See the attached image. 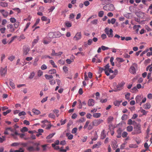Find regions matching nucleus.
I'll use <instances>...</instances> for the list:
<instances>
[{
	"instance_id": "13",
	"label": "nucleus",
	"mask_w": 152,
	"mask_h": 152,
	"mask_svg": "<svg viewBox=\"0 0 152 152\" xmlns=\"http://www.w3.org/2000/svg\"><path fill=\"white\" fill-rule=\"evenodd\" d=\"M129 72L132 74H134L136 73L135 69L134 66H132L129 69Z\"/></svg>"
},
{
	"instance_id": "53",
	"label": "nucleus",
	"mask_w": 152,
	"mask_h": 152,
	"mask_svg": "<svg viewBox=\"0 0 152 152\" xmlns=\"http://www.w3.org/2000/svg\"><path fill=\"white\" fill-rule=\"evenodd\" d=\"M29 142L33 144L36 147L39 146L40 145V144L39 142Z\"/></svg>"
},
{
	"instance_id": "59",
	"label": "nucleus",
	"mask_w": 152,
	"mask_h": 152,
	"mask_svg": "<svg viewBox=\"0 0 152 152\" xmlns=\"http://www.w3.org/2000/svg\"><path fill=\"white\" fill-rule=\"evenodd\" d=\"M26 114V113L24 111H22L19 113L18 114L19 116H21L22 115H24Z\"/></svg>"
},
{
	"instance_id": "10",
	"label": "nucleus",
	"mask_w": 152,
	"mask_h": 152,
	"mask_svg": "<svg viewBox=\"0 0 152 152\" xmlns=\"http://www.w3.org/2000/svg\"><path fill=\"white\" fill-rule=\"evenodd\" d=\"M7 66L4 68H1V76H4L7 73Z\"/></svg>"
},
{
	"instance_id": "17",
	"label": "nucleus",
	"mask_w": 152,
	"mask_h": 152,
	"mask_svg": "<svg viewBox=\"0 0 152 152\" xmlns=\"http://www.w3.org/2000/svg\"><path fill=\"white\" fill-rule=\"evenodd\" d=\"M32 111L33 113H34L35 115H38L40 113V112L38 110L35 109H33L32 110Z\"/></svg>"
},
{
	"instance_id": "30",
	"label": "nucleus",
	"mask_w": 152,
	"mask_h": 152,
	"mask_svg": "<svg viewBox=\"0 0 152 152\" xmlns=\"http://www.w3.org/2000/svg\"><path fill=\"white\" fill-rule=\"evenodd\" d=\"M59 141L58 140H56L55 141V143H53L52 144V147H55L56 145H58L59 144Z\"/></svg>"
},
{
	"instance_id": "2",
	"label": "nucleus",
	"mask_w": 152,
	"mask_h": 152,
	"mask_svg": "<svg viewBox=\"0 0 152 152\" xmlns=\"http://www.w3.org/2000/svg\"><path fill=\"white\" fill-rule=\"evenodd\" d=\"M134 131L132 132V135L137 134L141 133V125L138 124H136L134 127Z\"/></svg>"
},
{
	"instance_id": "54",
	"label": "nucleus",
	"mask_w": 152,
	"mask_h": 152,
	"mask_svg": "<svg viewBox=\"0 0 152 152\" xmlns=\"http://www.w3.org/2000/svg\"><path fill=\"white\" fill-rule=\"evenodd\" d=\"M15 134H18V135H19L21 138H23L24 136H25V134H19L18 133V132H16Z\"/></svg>"
},
{
	"instance_id": "40",
	"label": "nucleus",
	"mask_w": 152,
	"mask_h": 152,
	"mask_svg": "<svg viewBox=\"0 0 152 152\" xmlns=\"http://www.w3.org/2000/svg\"><path fill=\"white\" fill-rule=\"evenodd\" d=\"M127 115L126 114H124L121 117L123 120H125L127 119Z\"/></svg>"
},
{
	"instance_id": "8",
	"label": "nucleus",
	"mask_w": 152,
	"mask_h": 152,
	"mask_svg": "<svg viewBox=\"0 0 152 152\" xmlns=\"http://www.w3.org/2000/svg\"><path fill=\"white\" fill-rule=\"evenodd\" d=\"M0 13H1L4 18H7L9 15V12L7 11L4 10H0Z\"/></svg>"
},
{
	"instance_id": "55",
	"label": "nucleus",
	"mask_w": 152,
	"mask_h": 152,
	"mask_svg": "<svg viewBox=\"0 0 152 152\" xmlns=\"http://www.w3.org/2000/svg\"><path fill=\"white\" fill-rule=\"evenodd\" d=\"M48 117L50 118H55V116L53 114L50 113L48 115Z\"/></svg>"
},
{
	"instance_id": "28",
	"label": "nucleus",
	"mask_w": 152,
	"mask_h": 152,
	"mask_svg": "<svg viewBox=\"0 0 152 152\" xmlns=\"http://www.w3.org/2000/svg\"><path fill=\"white\" fill-rule=\"evenodd\" d=\"M50 63L51 64V65L53 66V67L55 68H57V65H55V63L54 61L52 60H50L49 61Z\"/></svg>"
},
{
	"instance_id": "33",
	"label": "nucleus",
	"mask_w": 152,
	"mask_h": 152,
	"mask_svg": "<svg viewBox=\"0 0 152 152\" xmlns=\"http://www.w3.org/2000/svg\"><path fill=\"white\" fill-rule=\"evenodd\" d=\"M16 132H15V133H11L10 135L12 136L15 139H17L18 138L17 137V135H18V134H15Z\"/></svg>"
},
{
	"instance_id": "9",
	"label": "nucleus",
	"mask_w": 152,
	"mask_h": 152,
	"mask_svg": "<svg viewBox=\"0 0 152 152\" xmlns=\"http://www.w3.org/2000/svg\"><path fill=\"white\" fill-rule=\"evenodd\" d=\"M81 38V35L80 32H79L77 33L75 36L74 37V39L75 40H77L80 39Z\"/></svg>"
},
{
	"instance_id": "1",
	"label": "nucleus",
	"mask_w": 152,
	"mask_h": 152,
	"mask_svg": "<svg viewBox=\"0 0 152 152\" xmlns=\"http://www.w3.org/2000/svg\"><path fill=\"white\" fill-rule=\"evenodd\" d=\"M125 84V82L123 81L118 83V85H117L116 83H114V89L113 91L115 92H117L123 89Z\"/></svg>"
},
{
	"instance_id": "26",
	"label": "nucleus",
	"mask_w": 152,
	"mask_h": 152,
	"mask_svg": "<svg viewBox=\"0 0 152 152\" xmlns=\"http://www.w3.org/2000/svg\"><path fill=\"white\" fill-rule=\"evenodd\" d=\"M27 150L29 151H34L35 149L34 147L32 146H30L28 147L27 148Z\"/></svg>"
},
{
	"instance_id": "18",
	"label": "nucleus",
	"mask_w": 152,
	"mask_h": 152,
	"mask_svg": "<svg viewBox=\"0 0 152 152\" xmlns=\"http://www.w3.org/2000/svg\"><path fill=\"white\" fill-rule=\"evenodd\" d=\"M115 19L114 18H113L111 20L110 19H108V23L109 24L111 23L112 24H113L115 23Z\"/></svg>"
},
{
	"instance_id": "3",
	"label": "nucleus",
	"mask_w": 152,
	"mask_h": 152,
	"mask_svg": "<svg viewBox=\"0 0 152 152\" xmlns=\"http://www.w3.org/2000/svg\"><path fill=\"white\" fill-rule=\"evenodd\" d=\"M110 66L109 64H107L104 67V71L105 74L109 76L110 75L109 73H113V71L112 70L111 68H109Z\"/></svg>"
},
{
	"instance_id": "19",
	"label": "nucleus",
	"mask_w": 152,
	"mask_h": 152,
	"mask_svg": "<svg viewBox=\"0 0 152 152\" xmlns=\"http://www.w3.org/2000/svg\"><path fill=\"white\" fill-rule=\"evenodd\" d=\"M101 113H95L93 114V116L96 118H98L100 117Z\"/></svg>"
},
{
	"instance_id": "24",
	"label": "nucleus",
	"mask_w": 152,
	"mask_h": 152,
	"mask_svg": "<svg viewBox=\"0 0 152 152\" xmlns=\"http://www.w3.org/2000/svg\"><path fill=\"white\" fill-rule=\"evenodd\" d=\"M126 129L128 132H131L132 131L133 128L132 126L129 125L127 127Z\"/></svg>"
},
{
	"instance_id": "32",
	"label": "nucleus",
	"mask_w": 152,
	"mask_h": 152,
	"mask_svg": "<svg viewBox=\"0 0 152 152\" xmlns=\"http://www.w3.org/2000/svg\"><path fill=\"white\" fill-rule=\"evenodd\" d=\"M55 134V133L51 134L47 136L46 137L47 139H49L51 138Z\"/></svg>"
},
{
	"instance_id": "37",
	"label": "nucleus",
	"mask_w": 152,
	"mask_h": 152,
	"mask_svg": "<svg viewBox=\"0 0 152 152\" xmlns=\"http://www.w3.org/2000/svg\"><path fill=\"white\" fill-rule=\"evenodd\" d=\"M9 129L10 132H13L12 133H15V132H17L16 129H13L10 127H9Z\"/></svg>"
},
{
	"instance_id": "35",
	"label": "nucleus",
	"mask_w": 152,
	"mask_h": 152,
	"mask_svg": "<svg viewBox=\"0 0 152 152\" xmlns=\"http://www.w3.org/2000/svg\"><path fill=\"white\" fill-rule=\"evenodd\" d=\"M49 82L50 84L52 85H54L56 83L55 80L53 79L49 80Z\"/></svg>"
},
{
	"instance_id": "48",
	"label": "nucleus",
	"mask_w": 152,
	"mask_h": 152,
	"mask_svg": "<svg viewBox=\"0 0 152 152\" xmlns=\"http://www.w3.org/2000/svg\"><path fill=\"white\" fill-rule=\"evenodd\" d=\"M10 86L12 87L13 89H14L15 88L14 83L11 80H10Z\"/></svg>"
},
{
	"instance_id": "11",
	"label": "nucleus",
	"mask_w": 152,
	"mask_h": 152,
	"mask_svg": "<svg viewBox=\"0 0 152 152\" xmlns=\"http://www.w3.org/2000/svg\"><path fill=\"white\" fill-rule=\"evenodd\" d=\"M95 101L92 99H89L88 101V105L89 106H93L94 105Z\"/></svg>"
},
{
	"instance_id": "51",
	"label": "nucleus",
	"mask_w": 152,
	"mask_h": 152,
	"mask_svg": "<svg viewBox=\"0 0 152 152\" xmlns=\"http://www.w3.org/2000/svg\"><path fill=\"white\" fill-rule=\"evenodd\" d=\"M77 130V129L76 127H75L73 128L72 130V134H75V133Z\"/></svg>"
},
{
	"instance_id": "14",
	"label": "nucleus",
	"mask_w": 152,
	"mask_h": 152,
	"mask_svg": "<svg viewBox=\"0 0 152 152\" xmlns=\"http://www.w3.org/2000/svg\"><path fill=\"white\" fill-rule=\"evenodd\" d=\"M7 27L10 29V31L11 32H13L15 31V28H13V25L12 24H10L7 26Z\"/></svg>"
},
{
	"instance_id": "23",
	"label": "nucleus",
	"mask_w": 152,
	"mask_h": 152,
	"mask_svg": "<svg viewBox=\"0 0 152 152\" xmlns=\"http://www.w3.org/2000/svg\"><path fill=\"white\" fill-rule=\"evenodd\" d=\"M45 78L48 80H50V79H52L53 78V76L51 75H45Z\"/></svg>"
},
{
	"instance_id": "12",
	"label": "nucleus",
	"mask_w": 152,
	"mask_h": 152,
	"mask_svg": "<svg viewBox=\"0 0 152 152\" xmlns=\"http://www.w3.org/2000/svg\"><path fill=\"white\" fill-rule=\"evenodd\" d=\"M75 58V57L73 55H72L70 56L69 59H67V64H70L73 62Z\"/></svg>"
},
{
	"instance_id": "21",
	"label": "nucleus",
	"mask_w": 152,
	"mask_h": 152,
	"mask_svg": "<svg viewBox=\"0 0 152 152\" xmlns=\"http://www.w3.org/2000/svg\"><path fill=\"white\" fill-rule=\"evenodd\" d=\"M121 102V101L116 100L114 102L113 104L115 106H118Z\"/></svg>"
},
{
	"instance_id": "22",
	"label": "nucleus",
	"mask_w": 152,
	"mask_h": 152,
	"mask_svg": "<svg viewBox=\"0 0 152 152\" xmlns=\"http://www.w3.org/2000/svg\"><path fill=\"white\" fill-rule=\"evenodd\" d=\"M151 107V105L149 103H147L144 105V108L146 109H149Z\"/></svg>"
},
{
	"instance_id": "34",
	"label": "nucleus",
	"mask_w": 152,
	"mask_h": 152,
	"mask_svg": "<svg viewBox=\"0 0 152 152\" xmlns=\"http://www.w3.org/2000/svg\"><path fill=\"white\" fill-rule=\"evenodd\" d=\"M28 130V128L26 127H23L21 130H20V131L21 132H27Z\"/></svg>"
},
{
	"instance_id": "31",
	"label": "nucleus",
	"mask_w": 152,
	"mask_h": 152,
	"mask_svg": "<svg viewBox=\"0 0 152 152\" xmlns=\"http://www.w3.org/2000/svg\"><path fill=\"white\" fill-rule=\"evenodd\" d=\"M56 72V70L54 69H53L49 71V73L50 74H53Z\"/></svg>"
},
{
	"instance_id": "62",
	"label": "nucleus",
	"mask_w": 152,
	"mask_h": 152,
	"mask_svg": "<svg viewBox=\"0 0 152 152\" xmlns=\"http://www.w3.org/2000/svg\"><path fill=\"white\" fill-rule=\"evenodd\" d=\"M101 48L102 50H105L108 49H109V48L107 47H106L102 45L101 46Z\"/></svg>"
},
{
	"instance_id": "39",
	"label": "nucleus",
	"mask_w": 152,
	"mask_h": 152,
	"mask_svg": "<svg viewBox=\"0 0 152 152\" xmlns=\"http://www.w3.org/2000/svg\"><path fill=\"white\" fill-rule=\"evenodd\" d=\"M53 112L55 113L57 117H58L59 116V114H58V113L59 112V111L58 110H53Z\"/></svg>"
},
{
	"instance_id": "64",
	"label": "nucleus",
	"mask_w": 152,
	"mask_h": 152,
	"mask_svg": "<svg viewBox=\"0 0 152 152\" xmlns=\"http://www.w3.org/2000/svg\"><path fill=\"white\" fill-rule=\"evenodd\" d=\"M15 152H24V151L22 148H20L18 150H15Z\"/></svg>"
},
{
	"instance_id": "4",
	"label": "nucleus",
	"mask_w": 152,
	"mask_h": 152,
	"mask_svg": "<svg viewBox=\"0 0 152 152\" xmlns=\"http://www.w3.org/2000/svg\"><path fill=\"white\" fill-rule=\"evenodd\" d=\"M103 9L107 11H113L114 10L115 7L113 4H109L104 6Z\"/></svg>"
},
{
	"instance_id": "7",
	"label": "nucleus",
	"mask_w": 152,
	"mask_h": 152,
	"mask_svg": "<svg viewBox=\"0 0 152 152\" xmlns=\"http://www.w3.org/2000/svg\"><path fill=\"white\" fill-rule=\"evenodd\" d=\"M30 48L26 46H24L23 48V54L24 55H27L29 51Z\"/></svg>"
},
{
	"instance_id": "63",
	"label": "nucleus",
	"mask_w": 152,
	"mask_h": 152,
	"mask_svg": "<svg viewBox=\"0 0 152 152\" xmlns=\"http://www.w3.org/2000/svg\"><path fill=\"white\" fill-rule=\"evenodd\" d=\"M6 28L5 27L2 28L0 29L1 32L2 33H5V31L6 30Z\"/></svg>"
},
{
	"instance_id": "47",
	"label": "nucleus",
	"mask_w": 152,
	"mask_h": 152,
	"mask_svg": "<svg viewBox=\"0 0 152 152\" xmlns=\"http://www.w3.org/2000/svg\"><path fill=\"white\" fill-rule=\"evenodd\" d=\"M56 81L58 86H59L60 87H61V81L58 79H56Z\"/></svg>"
},
{
	"instance_id": "29",
	"label": "nucleus",
	"mask_w": 152,
	"mask_h": 152,
	"mask_svg": "<svg viewBox=\"0 0 152 152\" xmlns=\"http://www.w3.org/2000/svg\"><path fill=\"white\" fill-rule=\"evenodd\" d=\"M101 145V144L99 142H98L97 144H96L94 145L92 147L93 149H94L96 148H99V146Z\"/></svg>"
},
{
	"instance_id": "15",
	"label": "nucleus",
	"mask_w": 152,
	"mask_h": 152,
	"mask_svg": "<svg viewBox=\"0 0 152 152\" xmlns=\"http://www.w3.org/2000/svg\"><path fill=\"white\" fill-rule=\"evenodd\" d=\"M142 98V96H137L135 98L136 102L137 103H140Z\"/></svg>"
},
{
	"instance_id": "25",
	"label": "nucleus",
	"mask_w": 152,
	"mask_h": 152,
	"mask_svg": "<svg viewBox=\"0 0 152 152\" xmlns=\"http://www.w3.org/2000/svg\"><path fill=\"white\" fill-rule=\"evenodd\" d=\"M106 137L105 134L104 133V130H103L101 134V138L102 139H104Z\"/></svg>"
},
{
	"instance_id": "57",
	"label": "nucleus",
	"mask_w": 152,
	"mask_h": 152,
	"mask_svg": "<svg viewBox=\"0 0 152 152\" xmlns=\"http://www.w3.org/2000/svg\"><path fill=\"white\" fill-rule=\"evenodd\" d=\"M127 134L128 133L126 132H124L122 134V137L124 138H125L127 136Z\"/></svg>"
},
{
	"instance_id": "49",
	"label": "nucleus",
	"mask_w": 152,
	"mask_h": 152,
	"mask_svg": "<svg viewBox=\"0 0 152 152\" xmlns=\"http://www.w3.org/2000/svg\"><path fill=\"white\" fill-rule=\"evenodd\" d=\"M31 24V23L30 22H29L27 23L26 26L25 28L24 29V31H26V30L27 28H28V27L29 26L30 24Z\"/></svg>"
},
{
	"instance_id": "27",
	"label": "nucleus",
	"mask_w": 152,
	"mask_h": 152,
	"mask_svg": "<svg viewBox=\"0 0 152 152\" xmlns=\"http://www.w3.org/2000/svg\"><path fill=\"white\" fill-rule=\"evenodd\" d=\"M48 36L50 38H54V32H50L48 34Z\"/></svg>"
},
{
	"instance_id": "44",
	"label": "nucleus",
	"mask_w": 152,
	"mask_h": 152,
	"mask_svg": "<svg viewBox=\"0 0 152 152\" xmlns=\"http://www.w3.org/2000/svg\"><path fill=\"white\" fill-rule=\"evenodd\" d=\"M15 58V56H10L8 58V59L10 61H12Z\"/></svg>"
},
{
	"instance_id": "38",
	"label": "nucleus",
	"mask_w": 152,
	"mask_h": 152,
	"mask_svg": "<svg viewBox=\"0 0 152 152\" xmlns=\"http://www.w3.org/2000/svg\"><path fill=\"white\" fill-rule=\"evenodd\" d=\"M43 74V72L41 70H39L37 72V75L39 77L41 76Z\"/></svg>"
},
{
	"instance_id": "36",
	"label": "nucleus",
	"mask_w": 152,
	"mask_h": 152,
	"mask_svg": "<svg viewBox=\"0 0 152 152\" xmlns=\"http://www.w3.org/2000/svg\"><path fill=\"white\" fill-rule=\"evenodd\" d=\"M104 12L103 11H100L98 13V16L100 17H102L104 15Z\"/></svg>"
},
{
	"instance_id": "42",
	"label": "nucleus",
	"mask_w": 152,
	"mask_h": 152,
	"mask_svg": "<svg viewBox=\"0 0 152 152\" xmlns=\"http://www.w3.org/2000/svg\"><path fill=\"white\" fill-rule=\"evenodd\" d=\"M11 111V110H8L6 112H4L3 113V114L4 115H6L7 114L10 113Z\"/></svg>"
},
{
	"instance_id": "46",
	"label": "nucleus",
	"mask_w": 152,
	"mask_h": 152,
	"mask_svg": "<svg viewBox=\"0 0 152 152\" xmlns=\"http://www.w3.org/2000/svg\"><path fill=\"white\" fill-rule=\"evenodd\" d=\"M38 39H34L32 43V45L34 46L36 43H37L38 41Z\"/></svg>"
},
{
	"instance_id": "50",
	"label": "nucleus",
	"mask_w": 152,
	"mask_h": 152,
	"mask_svg": "<svg viewBox=\"0 0 152 152\" xmlns=\"http://www.w3.org/2000/svg\"><path fill=\"white\" fill-rule=\"evenodd\" d=\"M34 73L33 72L31 73L29 77V78L30 79H32L34 76Z\"/></svg>"
},
{
	"instance_id": "6",
	"label": "nucleus",
	"mask_w": 152,
	"mask_h": 152,
	"mask_svg": "<svg viewBox=\"0 0 152 152\" xmlns=\"http://www.w3.org/2000/svg\"><path fill=\"white\" fill-rule=\"evenodd\" d=\"M103 122V121L102 119L95 120L93 121V125L95 126H97Z\"/></svg>"
},
{
	"instance_id": "5",
	"label": "nucleus",
	"mask_w": 152,
	"mask_h": 152,
	"mask_svg": "<svg viewBox=\"0 0 152 152\" xmlns=\"http://www.w3.org/2000/svg\"><path fill=\"white\" fill-rule=\"evenodd\" d=\"M104 31L109 37H113V31L112 29H110L109 30L108 28H106L105 29Z\"/></svg>"
},
{
	"instance_id": "41",
	"label": "nucleus",
	"mask_w": 152,
	"mask_h": 152,
	"mask_svg": "<svg viewBox=\"0 0 152 152\" xmlns=\"http://www.w3.org/2000/svg\"><path fill=\"white\" fill-rule=\"evenodd\" d=\"M10 21L12 23H15L16 22V19L14 18H11L10 19Z\"/></svg>"
},
{
	"instance_id": "61",
	"label": "nucleus",
	"mask_w": 152,
	"mask_h": 152,
	"mask_svg": "<svg viewBox=\"0 0 152 152\" xmlns=\"http://www.w3.org/2000/svg\"><path fill=\"white\" fill-rule=\"evenodd\" d=\"M7 21L6 19H3L2 20V22H1V24L2 25H4L6 24L7 23Z\"/></svg>"
},
{
	"instance_id": "16",
	"label": "nucleus",
	"mask_w": 152,
	"mask_h": 152,
	"mask_svg": "<svg viewBox=\"0 0 152 152\" xmlns=\"http://www.w3.org/2000/svg\"><path fill=\"white\" fill-rule=\"evenodd\" d=\"M54 38H57L61 36V34L59 31L55 32H54Z\"/></svg>"
},
{
	"instance_id": "20",
	"label": "nucleus",
	"mask_w": 152,
	"mask_h": 152,
	"mask_svg": "<svg viewBox=\"0 0 152 152\" xmlns=\"http://www.w3.org/2000/svg\"><path fill=\"white\" fill-rule=\"evenodd\" d=\"M0 5L3 7H6L7 6L8 4L6 2H1L0 3Z\"/></svg>"
},
{
	"instance_id": "60",
	"label": "nucleus",
	"mask_w": 152,
	"mask_h": 152,
	"mask_svg": "<svg viewBox=\"0 0 152 152\" xmlns=\"http://www.w3.org/2000/svg\"><path fill=\"white\" fill-rule=\"evenodd\" d=\"M13 10L16 11L18 13L20 12V9L18 8H15L12 9Z\"/></svg>"
},
{
	"instance_id": "45",
	"label": "nucleus",
	"mask_w": 152,
	"mask_h": 152,
	"mask_svg": "<svg viewBox=\"0 0 152 152\" xmlns=\"http://www.w3.org/2000/svg\"><path fill=\"white\" fill-rule=\"evenodd\" d=\"M9 128H6L4 132V134H9Z\"/></svg>"
},
{
	"instance_id": "43",
	"label": "nucleus",
	"mask_w": 152,
	"mask_h": 152,
	"mask_svg": "<svg viewBox=\"0 0 152 152\" xmlns=\"http://www.w3.org/2000/svg\"><path fill=\"white\" fill-rule=\"evenodd\" d=\"M90 123V121H87L86 123L85 124L83 128L84 129H86L88 127L89 123Z\"/></svg>"
},
{
	"instance_id": "58",
	"label": "nucleus",
	"mask_w": 152,
	"mask_h": 152,
	"mask_svg": "<svg viewBox=\"0 0 152 152\" xmlns=\"http://www.w3.org/2000/svg\"><path fill=\"white\" fill-rule=\"evenodd\" d=\"M133 122H135V121H133L131 119H129L128 121L127 124L129 125H131L132 124Z\"/></svg>"
},
{
	"instance_id": "56",
	"label": "nucleus",
	"mask_w": 152,
	"mask_h": 152,
	"mask_svg": "<svg viewBox=\"0 0 152 152\" xmlns=\"http://www.w3.org/2000/svg\"><path fill=\"white\" fill-rule=\"evenodd\" d=\"M130 95V94L129 93H127L125 95V97L126 99L129 100V96Z\"/></svg>"
},
{
	"instance_id": "52",
	"label": "nucleus",
	"mask_w": 152,
	"mask_h": 152,
	"mask_svg": "<svg viewBox=\"0 0 152 152\" xmlns=\"http://www.w3.org/2000/svg\"><path fill=\"white\" fill-rule=\"evenodd\" d=\"M116 59L117 60L119 63V62H123L124 61V60L122 58H116Z\"/></svg>"
}]
</instances>
